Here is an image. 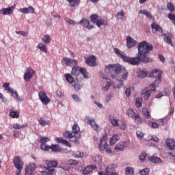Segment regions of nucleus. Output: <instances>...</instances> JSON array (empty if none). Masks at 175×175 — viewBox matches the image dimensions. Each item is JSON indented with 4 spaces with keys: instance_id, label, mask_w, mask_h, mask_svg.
<instances>
[{
    "instance_id": "1",
    "label": "nucleus",
    "mask_w": 175,
    "mask_h": 175,
    "mask_svg": "<svg viewBox=\"0 0 175 175\" xmlns=\"http://www.w3.org/2000/svg\"><path fill=\"white\" fill-rule=\"evenodd\" d=\"M152 49L153 46L151 44H149L147 41H142L138 44V53L136 57L126 56L124 53L121 52L120 49L118 48H114V52L126 63H129L132 66H137V64H140V62L143 63H150L152 62V59L148 57V53L152 51Z\"/></svg>"
},
{
    "instance_id": "2",
    "label": "nucleus",
    "mask_w": 175,
    "mask_h": 175,
    "mask_svg": "<svg viewBox=\"0 0 175 175\" xmlns=\"http://www.w3.org/2000/svg\"><path fill=\"white\" fill-rule=\"evenodd\" d=\"M62 63L69 67L72 66V70L71 74L75 77H78L80 74H82L85 78H88V74L87 70L84 68H81L78 66V60L76 59H70L69 57H64L62 59Z\"/></svg>"
},
{
    "instance_id": "3",
    "label": "nucleus",
    "mask_w": 175,
    "mask_h": 175,
    "mask_svg": "<svg viewBox=\"0 0 175 175\" xmlns=\"http://www.w3.org/2000/svg\"><path fill=\"white\" fill-rule=\"evenodd\" d=\"M105 72L107 74H110L111 78H117V75H119L120 72L122 73V79L124 81H127L129 72L123 66L120 64H109L105 68Z\"/></svg>"
},
{
    "instance_id": "4",
    "label": "nucleus",
    "mask_w": 175,
    "mask_h": 175,
    "mask_svg": "<svg viewBox=\"0 0 175 175\" xmlns=\"http://www.w3.org/2000/svg\"><path fill=\"white\" fill-rule=\"evenodd\" d=\"M80 131V127L77 123H75L72 126V132L71 131H65L63 134L66 138H70V141L73 142H77L78 138L76 137V135L78 134Z\"/></svg>"
},
{
    "instance_id": "5",
    "label": "nucleus",
    "mask_w": 175,
    "mask_h": 175,
    "mask_svg": "<svg viewBox=\"0 0 175 175\" xmlns=\"http://www.w3.org/2000/svg\"><path fill=\"white\" fill-rule=\"evenodd\" d=\"M151 77H154L156 78L154 83L150 85V88H151V90L152 92H155L157 86H159V83L161 82V76H162V70L154 69L151 72Z\"/></svg>"
},
{
    "instance_id": "6",
    "label": "nucleus",
    "mask_w": 175,
    "mask_h": 175,
    "mask_svg": "<svg viewBox=\"0 0 175 175\" xmlns=\"http://www.w3.org/2000/svg\"><path fill=\"white\" fill-rule=\"evenodd\" d=\"M58 161L57 160H51L47 161L48 167L46 169V171H42V175H55L57 172L55 167H57Z\"/></svg>"
},
{
    "instance_id": "7",
    "label": "nucleus",
    "mask_w": 175,
    "mask_h": 175,
    "mask_svg": "<svg viewBox=\"0 0 175 175\" xmlns=\"http://www.w3.org/2000/svg\"><path fill=\"white\" fill-rule=\"evenodd\" d=\"M90 22H92V23H96L98 27H100L102 25H104L105 26L108 25V22H107V21L100 16H98V15H96V14L90 16Z\"/></svg>"
},
{
    "instance_id": "8",
    "label": "nucleus",
    "mask_w": 175,
    "mask_h": 175,
    "mask_svg": "<svg viewBox=\"0 0 175 175\" xmlns=\"http://www.w3.org/2000/svg\"><path fill=\"white\" fill-rule=\"evenodd\" d=\"M98 148L100 150H106L107 153H111V148H110L109 145L107 144V135H103L102 138H100V144L98 145Z\"/></svg>"
},
{
    "instance_id": "9",
    "label": "nucleus",
    "mask_w": 175,
    "mask_h": 175,
    "mask_svg": "<svg viewBox=\"0 0 175 175\" xmlns=\"http://www.w3.org/2000/svg\"><path fill=\"white\" fill-rule=\"evenodd\" d=\"M13 163L16 168H17V170L16 171V175H20L24 165L23 160H21L20 156H15L14 157Z\"/></svg>"
},
{
    "instance_id": "10",
    "label": "nucleus",
    "mask_w": 175,
    "mask_h": 175,
    "mask_svg": "<svg viewBox=\"0 0 175 175\" xmlns=\"http://www.w3.org/2000/svg\"><path fill=\"white\" fill-rule=\"evenodd\" d=\"M66 81L70 83H72L75 90H80L82 88V85H80L79 81H75L74 77L70 74H65Z\"/></svg>"
},
{
    "instance_id": "11",
    "label": "nucleus",
    "mask_w": 175,
    "mask_h": 175,
    "mask_svg": "<svg viewBox=\"0 0 175 175\" xmlns=\"http://www.w3.org/2000/svg\"><path fill=\"white\" fill-rule=\"evenodd\" d=\"M85 121L87 122L88 124H90L92 129L96 131H100V130H101L99 124H97V123H96L95 119H92L91 118L88 116L85 118Z\"/></svg>"
},
{
    "instance_id": "12",
    "label": "nucleus",
    "mask_w": 175,
    "mask_h": 175,
    "mask_svg": "<svg viewBox=\"0 0 175 175\" xmlns=\"http://www.w3.org/2000/svg\"><path fill=\"white\" fill-rule=\"evenodd\" d=\"M39 97H40V100L42 101V104H44V105H47V104H49L51 100H50L49 97H48V96H46L45 92H44L43 90L40 92Z\"/></svg>"
},
{
    "instance_id": "13",
    "label": "nucleus",
    "mask_w": 175,
    "mask_h": 175,
    "mask_svg": "<svg viewBox=\"0 0 175 175\" xmlns=\"http://www.w3.org/2000/svg\"><path fill=\"white\" fill-rule=\"evenodd\" d=\"M85 60L86 64L90 67H94L96 64V57L94 55H91L88 57H85Z\"/></svg>"
},
{
    "instance_id": "14",
    "label": "nucleus",
    "mask_w": 175,
    "mask_h": 175,
    "mask_svg": "<svg viewBox=\"0 0 175 175\" xmlns=\"http://www.w3.org/2000/svg\"><path fill=\"white\" fill-rule=\"evenodd\" d=\"M50 141L48 137H42L40 138V148L43 150H49L50 149V146L46 145V142Z\"/></svg>"
},
{
    "instance_id": "15",
    "label": "nucleus",
    "mask_w": 175,
    "mask_h": 175,
    "mask_svg": "<svg viewBox=\"0 0 175 175\" xmlns=\"http://www.w3.org/2000/svg\"><path fill=\"white\" fill-rule=\"evenodd\" d=\"M137 44V41L136 40H134L132 37L130 36H128L126 37V46L129 49H131V48H134Z\"/></svg>"
},
{
    "instance_id": "16",
    "label": "nucleus",
    "mask_w": 175,
    "mask_h": 175,
    "mask_svg": "<svg viewBox=\"0 0 175 175\" xmlns=\"http://www.w3.org/2000/svg\"><path fill=\"white\" fill-rule=\"evenodd\" d=\"M15 8V4L12 5V7H9L8 8H2V10H0V14H2V15H10V14H12Z\"/></svg>"
},
{
    "instance_id": "17",
    "label": "nucleus",
    "mask_w": 175,
    "mask_h": 175,
    "mask_svg": "<svg viewBox=\"0 0 175 175\" xmlns=\"http://www.w3.org/2000/svg\"><path fill=\"white\" fill-rule=\"evenodd\" d=\"M35 74L34 70L32 68H27V72L24 75V79L27 82H29L31 78H33V75Z\"/></svg>"
},
{
    "instance_id": "18",
    "label": "nucleus",
    "mask_w": 175,
    "mask_h": 175,
    "mask_svg": "<svg viewBox=\"0 0 175 175\" xmlns=\"http://www.w3.org/2000/svg\"><path fill=\"white\" fill-rule=\"evenodd\" d=\"M79 25H82V26H84L88 30L94 29V25H90V22L88 19H81L79 22Z\"/></svg>"
},
{
    "instance_id": "19",
    "label": "nucleus",
    "mask_w": 175,
    "mask_h": 175,
    "mask_svg": "<svg viewBox=\"0 0 175 175\" xmlns=\"http://www.w3.org/2000/svg\"><path fill=\"white\" fill-rule=\"evenodd\" d=\"M165 144L167 148L170 149V150H173L175 149V139H174V138H167L165 140Z\"/></svg>"
},
{
    "instance_id": "20",
    "label": "nucleus",
    "mask_w": 175,
    "mask_h": 175,
    "mask_svg": "<svg viewBox=\"0 0 175 175\" xmlns=\"http://www.w3.org/2000/svg\"><path fill=\"white\" fill-rule=\"evenodd\" d=\"M36 164L32 163L27 165L25 170V175H33L34 170L36 169Z\"/></svg>"
},
{
    "instance_id": "21",
    "label": "nucleus",
    "mask_w": 175,
    "mask_h": 175,
    "mask_svg": "<svg viewBox=\"0 0 175 175\" xmlns=\"http://www.w3.org/2000/svg\"><path fill=\"white\" fill-rule=\"evenodd\" d=\"M97 168L96 165H94V164H90V165H88L87 167H85L83 174L85 175H88V174H90L92 171L94 170H96Z\"/></svg>"
},
{
    "instance_id": "22",
    "label": "nucleus",
    "mask_w": 175,
    "mask_h": 175,
    "mask_svg": "<svg viewBox=\"0 0 175 175\" xmlns=\"http://www.w3.org/2000/svg\"><path fill=\"white\" fill-rule=\"evenodd\" d=\"M151 27L152 29L153 33H157V31H161V33H163V30L159 25H157L155 22H153L151 25Z\"/></svg>"
},
{
    "instance_id": "23",
    "label": "nucleus",
    "mask_w": 175,
    "mask_h": 175,
    "mask_svg": "<svg viewBox=\"0 0 175 175\" xmlns=\"http://www.w3.org/2000/svg\"><path fill=\"white\" fill-rule=\"evenodd\" d=\"M55 141H56V142H58L59 144H64L67 146H70V147L71 146L70 142H69V141H67L66 139H64L62 137H56V138H55Z\"/></svg>"
},
{
    "instance_id": "24",
    "label": "nucleus",
    "mask_w": 175,
    "mask_h": 175,
    "mask_svg": "<svg viewBox=\"0 0 175 175\" xmlns=\"http://www.w3.org/2000/svg\"><path fill=\"white\" fill-rule=\"evenodd\" d=\"M21 12L23 14H34L35 10L33 7H28L27 8H21Z\"/></svg>"
},
{
    "instance_id": "25",
    "label": "nucleus",
    "mask_w": 175,
    "mask_h": 175,
    "mask_svg": "<svg viewBox=\"0 0 175 175\" xmlns=\"http://www.w3.org/2000/svg\"><path fill=\"white\" fill-rule=\"evenodd\" d=\"M120 138V134H114L111 137V138H110V140H109L110 145H114L115 144H116V142L119 141Z\"/></svg>"
},
{
    "instance_id": "26",
    "label": "nucleus",
    "mask_w": 175,
    "mask_h": 175,
    "mask_svg": "<svg viewBox=\"0 0 175 175\" xmlns=\"http://www.w3.org/2000/svg\"><path fill=\"white\" fill-rule=\"evenodd\" d=\"M134 122L135 123H137V124H141L143 123V118L140 117L139 113H136V112H135L134 115Z\"/></svg>"
},
{
    "instance_id": "27",
    "label": "nucleus",
    "mask_w": 175,
    "mask_h": 175,
    "mask_svg": "<svg viewBox=\"0 0 175 175\" xmlns=\"http://www.w3.org/2000/svg\"><path fill=\"white\" fill-rule=\"evenodd\" d=\"M116 168L115 164H109L106 168V174L107 175H111L113 171H114Z\"/></svg>"
},
{
    "instance_id": "28",
    "label": "nucleus",
    "mask_w": 175,
    "mask_h": 175,
    "mask_svg": "<svg viewBox=\"0 0 175 175\" xmlns=\"http://www.w3.org/2000/svg\"><path fill=\"white\" fill-rule=\"evenodd\" d=\"M70 4V7H77L81 3V0H66Z\"/></svg>"
},
{
    "instance_id": "29",
    "label": "nucleus",
    "mask_w": 175,
    "mask_h": 175,
    "mask_svg": "<svg viewBox=\"0 0 175 175\" xmlns=\"http://www.w3.org/2000/svg\"><path fill=\"white\" fill-rule=\"evenodd\" d=\"M149 160L152 163H162L161 157H157V156H151V157H149Z\"/></svg>"
},
{
    "instance_id": "30",
    "label": "nucleus",
    "mask_w": 175,
    "mask_h": 175,
    "mask_svg": "<svg viewBox=\"0 0 175 175\" xmlns=\"http://www.w3.org/2000/svg\"><path fill=\"white\" fill-rule=\"evenodd\" d=\"M125 142H118L115 146V149H118V150H124L125 148Z\"/></svg>"
},
{
    "instance_id": "31",
    "label": "nucleus",
    "mask_w": 175,
    "mask_h": 175,
    "mask_svg": "<svg viewBox=\"0 0 175 175\" xmlns=\"http://www.w3.org/2000/svg\"><path fill=\"white\" fill-rule=\"evenodd\" d=\"M27 126H28V123H25L24 124H19L18 123H14V124H13V127L16 130L23 129V127H27Z\"/></svg>"
},
{
    "instance_id": "32",
    "label": "nucleus",
    "mask_w": 175,
    "mask_h": 175,
    "mask_svg": "<svg viewBox=\"0 0 175 175\" xmlns=\"http://www.w3.org/2000/svg\"><path fill=\"white\" fill-rule=\"evenodd\" d=\"M38 49H40V51H42V52H44V53H47L48 51L46 49V45H45V44H38Z\"/></svg>"
},
{
    "instance_id": "33",
    "label": "nucleus",
    "mask_w": 175,
    "mask_h": 175,
    "mask_svg": "<svg viewBox=\"0 0 175 175\" xmlns=\"http://www.w3.org/2000/svg\"><path fill=\"white\" fill-rule=\"evenodd\" d=\"M72 156L74 157H83L84 153L83 152H81L80 150H75V152H72Z\"/></svg>"
},
{
    "instance_id": "34",
    "label": "nucleus",
    "mask_w": 175,
    "mask_h": 175,
    "mask_svg": "<svg viewBox=\"0 0 175 175\" xmlns=\"http://www.w3.org/2000/svg\"><path fill=\"white\" fill-rule=\"evenodd\" d=\"M142 105H143V98H142V97H138L137 98H136L135 106L137 108H139L140 107H142Z\"/></svg>"
},
{
    "instance_id": "35",
    "label": "nucleus",
    "mask_w": 175,
    "mask_h": 175,
    "mask_svg": "<svg viewBox=\"0 0 175 175\" xmlns=\"http://www.w3.org/2000/svg\"><path fill=\"white\" fill-rule=\"evenodd\" d=\"M67 164H70V165H78L79 161L78 160H75V159H70L66 161Z\"/></svg>"
},
{
    "instance_id": "36",
    "label": "nucleus",
    "mask_w": 175,
    "mask_h": 175,
    "mask_svg": "<svg viewBox=\"0 0 175 175\" xmlns=\"http://www.w3.org/2000/svg\"><path fill=\"white\" fill-rule=\"evenodd\" d=\"M38 122L40 124H41L42 126H46V124H50V121L46 120V119H44V118H40Z\"/></svg>"
},
{
    "instance_id": "37",
    "label": "nucleus",
    "mask_w": 175,
    "mask_h": 175,
    "mask_svg": "<svg viewBox=\"0 0 175 175\" xmlns=\"http://www.w3.org/2000/svg\"><path fill=\"white\" fill-rule=\"evenodd\" d=\"M142 113L146 118V119H150L151 118V115L150 114V112L147 108H144L142 109Z\"/></svg>"
},
{
    "instance_id": "38",
    "label": "nucleus",
    "mask_w": 175,
    "mask_h": 175,
    "mask_svg": "<svg viewBox=\"0 0 175 175\" xmlns=\"http://www.w3.org/2000/svg\"><path fill=\"white\" fill-rule=\"evenodd\" d=\"M139 14H143L144 15H146L149 19H152V15H151V14H150V12L146 10H141L139 11Z\"/></svg>"
},
{
    "instance_id": "39",
    "label": "nucleus",
    "mask_w": 175,
    "mask_h": 175,
    "mask_svg": "<svg viewBox=\"0 0 175 175\" xmlns=\"http://www.w3.org/2000/svg\"><path fill=\"white\" fill-rule=\"evenodd\" d=\"M151 88L150 90H144L142 94L144 95V97L145 100H148V98L150 97L151 95Z\"/></svg>"
},
{
    "instance_id": "40",
    "label": "nucleus",
    "mask_w": 175,
    "mask_h": 175,
    "mask_svg": "<svg viewBox=\"0 0 175 175\" xmlns=\"http://www.w3.org/2000/svg\"><path fill=\"white\" fill-rule=\"evenodd\" d=\"M126 113L129 118H132L135 119V111L134 109H132L130 108L129 109H127Z\"/></svg>"
},
{
    "instance_id": "41",
    "label": "nucleus",
    "mask_w": 175,
    "mask_h": 175,
    "mask_svg": "<svg viewBox=\"0 0 175 175\" xmlns=\"http://www.w3.org/2000/svg\"><path fill=\"white\" fill-rule=\"evenodd\" d=\"M42 40L44 44H50L51 41V37H50V36L46 34V36H44V37L42 38Z\"/></svg>"
},
{
    "instance_id": "42",
    "label": "nucleus",
    "mask_w": 175,
    "mask_h": 175,
    "mask_svg": "<svg viewBox=\"0 0 175 175\" xmlns=\"http://www.w3.org/2000/svg\"><path fill=\"white\" fill-rule=\"evenodd\" d=\"M125 172L127 175H133L134 170L132 167H126L125 170Z\"/></svg>"
},
{
    "instance_id": "43",
    "label": "nucleus",
    "mask_w": 175,
    "mask_h": 175,
    "mask_svg": "<svg viewBox=\"0 0 175 175\" xmlns=\"http://www.w3.org/2000/svg\"><path fill=\"white\" fill-rule=\"evenodd\" d=\"M20 112L18 111H11L10 113V116H12V118H19Z\"/></svg>"
},
{
    "instance_id": "44",
    "label": "nucleus",
    "mask_w": 175,
    "mask_h": 175,
    "mask_svg": "<svg viewBox=\"0 0 175 175\" xmlns=\"http://www.w3.org/2000/svg\"><path fill=\"white\" fill-rule=\"evenodd\" d=\"M11 94H12L13 97L16 98V101H22L21 98H19L17 92H15L14 90H13L12 88L11 91Z\"/></svg>"
},
{
    "instance_id": "45",
    "label": "nucleus",
    "mask_w": 175,
    "mask_h": 175,
    "mask_svg": "<svg viewBox=\"0 0 175 175\" xmlns=\"http://www.w3.org/2000/svg\"><path fill=\"white\" fill-rule=\"evenodd\" d=\"M49 149H52L53 152H59L61 150L59 145H51Z\"/></svg>"
},
{
    "instance_id": "46",
    "label": "nucleus",
    "mask_w": 175,
    "mask_h": 175,
    "mask_svg": "<svg viewBox=\"0 0 175 175\" xmlns=\"http://www.w3.org/2000/svg\"><path fill=\"white\" fill-rule=\"evenodd\" d=\"M110 122L111 124L114 126H119V121L118 119H116L115 118H110Z\"/></svg>"
},
{
    "instance_id": "47",
    "label": "nucleus",
    "mask_w": 175,
    "mask_h": 175,
    "mask_svg": "<svg viewBox=\"0 0 175 175\" xmlns=\"http://www.w3.org/2000/svg\"><path fill=\"white\" fill-rule=\"evenodd\" d=\"M164 41L165 42H167V44H170V45L173 46V42H172V38L170 37V36L165 35L164 37Z\"/></svg>"
},
{
    "instance_id": "48",
    "label": "nucleus",
    "mask_w": 175,
    "mask_h": 175,
    "mask_svg": "<svg viewBox=\"0 0 175 175\" xmlns=\"http://www.w3.org/2000/svg\"><path fill=\"white\" fill-rule=\"evenodd\" d=\"M139 174L141 175H148L150 174L149 168H144L143 170H140Z\"/></svg>"
},
{
    "instance_id": "49",
    "label": "nucleus",
    "mask_w": 175,
    "mask_h": 175,
    "mask_svg": "<svg viewBox=\"0 0 175 175\" xmlns=\"http://www.w3.org/2000/svg\"><path fill=\"white\" fill-rule=\"evenodd\" d=\"M3 87L5 90H8L10 93L12 92V88H10L9 83L6 82L5 83H3Z\"/></svg>"
},
{
    "instance_id": "50",
    "label": "nucleus",
    "mask_w": 175,
    "mask_h": 175,
    "mask_svg": "<svg viewBox=\"0 0 175 175\" xmlns=\"http://www.w3.org/2000/svg\"><path fill=\"white\" fill-rule=\"evenodd\" d=\"M124 15H125L124 11L122 10L120 12H118L116 16L118 19H123Z\"/></svg>"
},
{
    "instance_id": "51",
    "label": "nucleus",
    "mask_w": 175,
    "mask_h": 175,
    "mask_svg": "<svg viewBox=\"0 0 175 175\" xmlns=\"http://www.w3.org/2000/svg\"><path fill=\"white\" fill-rule=\"evenodd\" d=\"M167 7L170 12H173V11H174V4H172V3H167Z\"/></svg>"
},
{
    "instance_id": "52",
    "label": "nucleus",
    "mask_w": 175,
    "mask_h": 175,
    "mask_svg": "<svg viewBox=\"0 0 175 175\" xmlns=\"http://www.w3.org/2000/svg\"><path fill=\"white\" fill-rule=\"evenodd\" d=\"M147 71H144V70H142V71H140V72H139V77L140 78H146V77H147Z\"/></svg>"
},
{
    "instance_id": "53",
    "label": "nucleus",
    "mask_w": 175,
    "mask_h": 175,
    "mask_svg": "<svg viewBox=\"0 0 175 175\" xmlns=\"http://www.w3.org/2000/svg\"><path fill=\"white\" fill-rule=\"evenodd\" d=\"M147 157V153H146V152H143L142 153H141V154L139 155V159L144 161L146 160V157Z\"/></svg>"
},
{
    "instance_id": "54",
    "label": "nucleus",
    "mask_w": 175,
    "mask_h": 175,
    "mask_svg": "<svg viewBox=\"0 0 175 175\" xmlns=\"http://www.w3.org/2000/svg\"><path fill=\"white\" fill-rule=\"evenodd\" d=\"M111 82H107L105 86H103V90H109L110 86H111Z\"/></svg>"
},
{
    "instance_id": "55",
    "label": "nucleus",
    "mask_w": 175,
    "mask_h": 175,
    "mask_svg": "<svg viewBox=\"0 0 175 175\" xmlns=\"http://www.w3.org/2000/svg\"><path fill=\"white\" fill-rule=\"evenodd\" d=\"M168 18L170 19V21H173V24L174 25L175 22V14H168Z\"/></svg>"
},
{
    "instance_id": "56",
    "label": "nucleus",
    "mask_w": 175,
    "mask_h": 175,
    "mask_svg": "<svg viewBox=\"0 0 175 175\" xmlns=\"http://www.w3.org/2000/svg\"><path fill=\"white\" fill-rule=\"evenodd\" d=\"M66 22L67 23H69L70 25H75L76 22L75 21H72V19H69V18H65Z\"/></svg>"
},
{
    "instance_id": "57",
    "label": "nucleus",
    "mask_w": 175,
    "mask_h": 175,
    "mask_svg": "<svg viewBox=\"0 0 175 175\" xmlns=\"http://www.w3.org/2000/svg\"><path fill=\"white\" fill-rule=\"evenodd\" d=\"M136 134L137 137H138V138H140L141 139H142V138L144 137V134L142 131H137Z\"/></svg>"
},
{
    "instance_id": "58",
    "label": "nucleus",
    "mask_w": 175,
    "mask_h": 175,
    "mask_svg": "<svg viewBox=\"0 0 175 175\" xmlns=\"http://www.w3.org/2000/svg\"><path fill=\"white\" fill-rule=\"evenodd\" d=\"M125 94H126V96H127V97L131 96V88H128L127 89H126Z\"/></svg>"
},
{
    "instance_id": "59",
    "label": "nucleus",
    "mask_w": 175,
    "mask_h": 175,
    "mask_svg": "<svg viewBox=\"0 0 175 175\" xmlns=\"http://www.w3.org/2000/svg\"><path fill=\"white\" fill-rule=\"evenodd\" d=\"M118 83H120L119 85H113V88H122L124 85V81H118Z\"/></svg>"
},
{
    "instance_id": "60",
    "label": "nucleus",
    "mask_w": 175,
    "mask_h": 175,
    "mask_svg": "<svg viewBox=\"0 0 175 175\" xmlns=\"http://www.w3.org/2000/svg\"><path fill=\"white\" fill-rule=\"evenodd\" d=\"M17 34H21V36H23V37H26V36H27L28 33L27 31H16Z\"/></svg>"
},
{
    "instance_id": "61",
    "label": "nucleus",
    "mask_w": 175,
    "mask_h": 175,
    "mask_svg": "<svg viewBox=\"0 0 175 175\" xmlns=\"http://www.w3.org/2000/svg\"><path fill=\"white\" fill-rule=\"evenodd\" d=\"M57 96H59V97H62V96H64V92H62V90L58 89L57 92Z\"/></svg>"
},
{
    "instance_id": "62",
    "label": "nucleus",
    "mask_w": 175,
    "mask_h": 175,
    "mask_svg": "<svg viewBox=\"0 0 175 175\" xmlns=\"http://www.w3.org/2000/svg\"><path fill=\"white\" fill-rule=\"evenodd\" d=\"M152 127H153L154 129H158V127H159V124H158V123H157L156 122H152Z\"/></svg>"
},
{
    "instance_id": "63",
    "label": "nucleus",
    "mask_w": 175,
    "mask_h": 175,
    "mask_svg": "<svg viewBox=\"0 0 175 175\" xmlns=\"http://www.w3.org/2000/svg\"><path fill=\"white\" fill-rule=\"evenodd\" d=\"M159 59L161 62H164L165 59L163 55L159 54L158 55Z\"/></svg>"
},
{
    "instance_id": "64",
    "label": "nucleus",
    "mask_w": 175,
    "mask_h": 175,
    "mask_svg": "<svg viewBox=\"0 0 175 175\" xmlns=\"http://www.w3.org/2000/svg\"><path fill=\"white\" fill-rule=\"evenodd\" d=\"M72 98L75 100V101H80V98L77 94H72Z\"/></svg>"
}]
</instances>
